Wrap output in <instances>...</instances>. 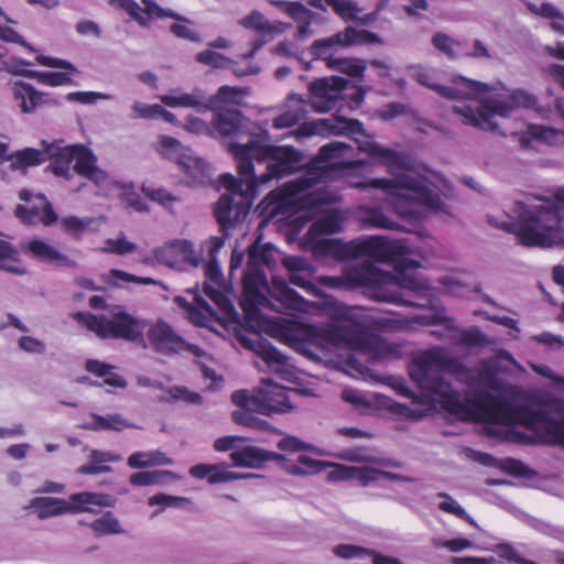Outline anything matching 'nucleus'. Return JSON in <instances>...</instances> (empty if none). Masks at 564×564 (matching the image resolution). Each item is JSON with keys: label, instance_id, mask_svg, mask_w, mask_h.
Here are the masks:
<instances>
[{"label": "nucleus", "instance_id": "1", "mask_svg": "<svg viewBox=\"0 0 564 564\" xmlns=\"http://www.w3.org/2000/svg\"><path fill=\"white\" fill-rule=\"evenodd\" d=\"M326 253L339 259L368 258L359 267L348 269L341 276H321L330 289L357 290L377 302H387L416 308H436L434 288L425 279L415 276L420 263L409 256L411 247L405 239L371 236L341 243L336 239L322 240Z\"/></svg>", "mask_w": 564, "mask_h": 564}, {"label": "nucleus", "instance_id": "2", "mask_svg": "<svg viewBox=\"0 0 564 564\" xmlns=\"http://www.w3.org/2000/svg\"><path fill=\"white\" fill-rule=\"evenodd\" d=\"M506 207L507 215L517 221L497 223L489 217L488 223L514 234L521 245L545 249L564 242V188L553 198L514 200Z\"/></svg>", "mask_w": 564, "mask_h": 564}, {"label": "nucleus", "instance_id": "3", "mask_svg": "<svg viewBox=\"0 0 564 564\" xmlns=\"http://www.w3.org/2000/svg\"><path fill=\"white\" fill-rule=\"evenodd\" d=\"M371 154L381 159L394 175L391 180L376 178L373 185L389 195V204L401 218L417 220L423 207L442 209L444 203L438 193L423 181L408 174L413 169V162L406 153L376 144Z\"/></svg>", "mask_w": 564, "mask_h": 564}, {"label": "nucleus", "instance_id": "4", "mask_svg": "<svg viewBox=\"0 0 564 564\" xmlns=\"http://www.w3.org/2000/svg\"><path fill=\"white\" fill-rule=\"evenodd\" d=\"M237 178L242 182V189L254 183V197L258 187L272 178H283L297 172L304 165L303 153L293 147L262 143L251 138L246 144L232 143Z\"/></svg>", "mask_w": 564, "mask_h": 564}, {"label": "nucleus", "instance_id": "5", "mask_svg": "<svg viewBox=\"0 0 564 564\" xmlns=\"http://www.w3.org/2000/svg\"><path fill=\"white\" fill-rule=\"evenodd\" d=\"M225 193L220 195L214 208V215L223 232L221 236L212 237L208 241L209 258L216 254L224 247L229 231L242 223L254 200V183L242 189V182L230 173H225L218 180Z\"/></svg>", "mask_w": 564, "mask_h": 564}, {"label": "nucleus", "instance_id": "6", "mask_svg": "<svg viewBox=\"0 0 564 564\" xmlns=\"http://www.w3.org/2000/svg\"><path fill=\"white\" fill-rule=\"evenodd\" d=\"M380 43L381 39L378 34L368 30L347 26L344 31L337 32L332 36L314 41L310 52L314 58L326 61L328 68L362 79L366 70V61L361 58H335L333 57V48L335 46L349 47L360 44Z\"/></svg>", "mask_w": 564, "mask_h": 564}, {"label": "nucleus", "instance_id": "7", "mask_svg": "<svg viewBox=\"0 0 564 564\" xmlns=\"http://www.w3.org/2000/svg\"><path fill=\"white\" fill-rule=\"evenodd\" d=\"M443 361L436 350H427L415 358L409 369L410 377L422 389L430 391L440 399L442 406L452 414L466 412V404L458 390L443 375L438 373Z\"/></svg>", "mask_w": 564, "mask_h": 564}, {"label": "nucleus", "instance_id": "8", "mask_svg": "<svg viewBox=\"0 0 564 564\" xmlns=\"http://www.w3.org/2000/svg\"><path fill=\"white\" fill-rule=\"evenodd\" d=\"M111 318H108L105 315L78 312L75 318L99 338L122 339L135 344L143 349L148 348L144 333L150 325L149 321L138 318L118 307L111 311Z\"/></svg>", "mask_w": 564, "mask_h": 564}, {"label": "nucleus", "instance_id": "9", "mask_svg": "<svg viewBox=\"0 0 564 564\" xmlns=\"http://www.w3.org/2000/svg\"><path fill=\"white\" fill-rule=\"evenodd\" d=\"M300 394L302 392L299 389L286 388L271 379H262L251 394L247 390L232 392L231 402L235 405L250 406L259 414L271 416L294 410L291 395Z\"/></svg>", "mask_w": 564, "mask_h": 564}, {"label": "nucleus", "instance_id": "10", "mask_svg": "<svg viewBox=\"0 0 564 564\" xmlns=\"http://www.w3.org/2000/svg\"><path fill=\"white\" fill-rule=\"evenodd\" d=\"M517 417L544 444L564 447V400H553L538 409L522 406L517 411Z\"/></svg>", "mask_w": 564, "mask_h": 564}, {"label": "nucleus", "instance_id": "11", "mask_svg": "<svg viewBox=\"0 0 564 564\" xmlns=\"http://www.w3.org/2000/svg\"><path fill=\"white\" fill-rule=\"evenodd\" d=\"M307 105L318 112H328L337 107L338 100L350 99L354 106H359L365 98L366 89L354 86L351 80L340 76L322 77L308 86Z\"/></svg>", "mask_w": 564, "mask_h": 564}, {"label": "nucleus", "instance_id": "12", "mask_svg": "<svg viewBox=\"0 0 564 564\" xmlns=\"http://www.w3.org/2000/svg\"><path fill=\"white\" fill-rule=\"evenodd\" d=\"M351 147L341 141H332L319 148L318 153L313 158L296 182L300 191H306L323 180L332 178L334 170L333 160L344 158Z\"/></svg>", "mask_w": 564, "mask_h": 564}, {"label": "nucleus", "instance_id": "13", "mask_svg": "<svg viewBox=\"0 0 564 564\" xmlns=\"http://www.w3.org/2000/svg\"><path fill=\"white\" fill-rule=\"evenodd\" d=\"M213 111V138L239 139L256 137L258 127L237 108L209 109Z\"/></svg>", "mask_w": 564, "mask_h": 564}, {"label": "nucleus", "instance_id": "14", "mask_svg": "<svg viewBox=\"0 0 564 564\" xmlns=\"http://www.w3.org/2000/svg\"><path fill=\"white\" fill-rule=\"evenodd\" d=\"M12 101L22 115H34L43 108L59 107L62 101L54 94L41 91L24 80L11 83Z\"/></svg>", "mask_w": 564, "mask_h": 564}, {"label": "nucleus", "instance_id": "15", "mask_svg": "<svg viewBox=\"0 0 564 564\" xmlns=\"http://www.w3.org/2000/svg\"><path fill=\"white\" fill-rule=\"evenodd\" d=\"M145 339L156 352L162 355H174L183 350L193 352L195 356L202 355V349L194 344H186L183 337L177 335L171 325L165 322L151 324L145 329Z\"/></svg>", "mask_w": 564, "mask_h": 564}, {"label": "nucleus", "instance_id": "16", "mask_svg": "<svg viewBox=\"0 0 564 564\" xmlns=\"http://www.w3.org/2000/svg\"><path fill=\"white\" fill-rule=\"evenodd\" d=\"M142 3L145 4L144 11L149 18H171L175 20V22L170 25V32L174 36L194 43L202 42V35L196 30L191 28V25H194V21L191 19L177 13L172 9L160 7L154 0H142Z\"/></svg>", "mask_w": 564, "mask_h": 564}, {"label": "nucleus", "instance_id": "17", "mask_svg": "<svg viewBox=\"0 0 564 564\" xmlns=\"http://www.w3.org/2000/svg\"><path fill=\"white\" fill-rule=\"evenodd\" d=\"M238 340L242 347L259 356L273 371L280 372L282 367L286 365V356L281 354L269 339L262 337L259 333H256L253 337L241 335Z\"/></svg>", "mask_w": 564, "mask_h": 564}, {"label": "nucleus", "instance_id": "18", "mask_svg": "<svg viewBox=\"0 0 564 564\" xmlns=\"http://www.w3.org/2000/svg\"><path fill=\"white\" fill-rule=\"evenodd\" d=\"M229 457L234 466L247 468H261L269 460H275L279 466L284 467L286 462L284 455L253 445H247L241 449L234 451Z\"/></svg>", "mask_w": 564, "mask_h": 564}, {"label": "nucleus", "instance_id": "19", "mask_svg": "<svg viewBox=\"0 0 564 564\" xmlns=\"http://www.w3.org/2000/svg\"><path fill=\"white\" fill-rule=\"evenodd\" d=\"M453 83L454 85L452 86L440 84L437 87H434V91L442 97L454 100L474 99L492 90V87L485 83L468 79L463 76L455 77Z\"/></svg>", "mask_w": 564, "mask_h": 564}, {"label": "nucleus", "instance_id": "20", "mask_svg": "<svg viewBox=\"0 0 564 564\" xmlns=\"http://www.w3.org/2000/svg\"><path fill=\"white\" fill-rule=\"evenodd\" d=\"M70 514L98 513L101 508H111L117 503V498L102 492L82 491L68 497Z\"/></svg>", "mask_w": 564, "mask_h": 564}, {"label": "nucleus", "instance_id": "21", "mask_svg": "<svg viewBox=\"0 0 564 564\" xmlns=\"http://www.w3.org/2000/svg\"><path fill=\"white\" fill-rule=\"evenodd\" d=\"M454 376L458 382L465 383L471 391L497 388V371L491 366H485L481 370H475L457 365L454 369Z\"/></svg>", "mask_w": 564, "mask_h": 564}, {"label": "nucleus", "instance_id": "22", "mask_svg": "<svg viewBox=\"0 0 564 564\" xmlns=\"http://www.w3.org/2000/svg\"><path fill=\"white\" fill-rule=\"evenodd\" d=\"M46 155L50 164L46 167L54 175L70 180V164L74 161L73 145L62 147L57 141L46 144Z\"/></svg>", "mask_w": 564, "mask_h": 564}, {"label": "nucleus", "instance_id": "23", "mask_svg": "<svg viewBox=\"0 0 564 564\" xmlns=\"http://www.w3.org/2000/svg\"><path fill=\"white\" fill-rule=\"evenodd\" d=\"M73 150L74 171L77 174L87 177L96 184L102 183L107 178V174L97 166V158L89 148L83 144H75Z\"/></svg>", "mask_w": 564, "mask_h": 564}, {"label": "nucleus", "instance_id": "24", "mask_svg": "<svg viewBox=\"0 0 564 564\" xmlns=\"http://www.w3.org/2000/svg\"><path fill=\"white\" fill-rule=\"evenodd\" d=\"M161 100L167 107L193 108L199 113H205L212 108L209 95L198 87L194 88L191 93L164 95L161 97Z\"/></svg>", "mask_w": 564, "mask_h": 564}, {"label": "nucleus", "instance_id": "25", "mask_svg": "<svg viewBox=\"0 0 564 564\" xmlns=\"http://www.w3.org/2000/svg\"><path fill=\"white\" fill-rule=\"evenodd\" d=\"M28 250L34 258L45 263L68 269H76L78 267L77 261L41 239H32L28 245Z\"/></svg>", "mask_w": 564, "mask_h": 564}, {"label": "nucleus", "instance_id": "26", "mask_svg": "<svg viewBox=\"0 0 564 564\" xmlns=\"http://www.w3.org/2000/svg\"><path fill=\"white\" fill-rule=\"evenodd\" d=\"M307 99L304 95L292 93L288 96V109L273 119L274 129H285L297 124L307 113Z\"/></svg>", "mask_w": 564, "mask_h": 564}, {"label": "nucleus", "instance_id": "27", "mask_svg": "<svg viewBox=\"0 0 564 564\" xmlns=\"http://www.w3.org/2000/svg\"><path fill=\"white\" fill-rule=\"evenodd\" d=\"M24 509L34 511L40 520L70 513L69 501L56 497H35Z\"/></svg>", "mask_w": 564, "mask_h": 564}, {"label": "nucleus", "instance_id": "28", "mask_svg": "<svg viewBox=\"0 0 564 564\" xmlns=\"http://www.w3.org/2000/svg\"><path fill=\"white\" fill-rule=\"evenodd\" d=\"M91 421L83 423L80 429L87 431H116L120 432L124 429H133L134 424L130 423L119 413L108 414L106 416L97 413L90 414Z\"/></svg>", "mask_w": 564, "mask_h": 564}, {"label": "nucleus", "instance_id": "29", "mask_svg": "<svg viewBox=\"0 0 564 564\" xmlns=\"http://www.w3.org/2000/svg\"><path fill=\"white\" fill-rule=\"evenodd\" d=\"M453 112L463 118L465 124L481 129L484 131L498 130L496 121H489L485 116L484 104L479 108H474L470 105L453 106Z\"/></svg>", "mask_w": 564, "mask_h": 564}, {"label": "nucleus", "instance_id": "30", "mask_svg": "<svg viewBox=\"0 0 564 564\" xmlns=\"http://www.w3.org/2000/svg\"><path fill=\"white\" fill-rule=\"evenodd\" d=\"M250 93L247 87H236L224 85L220 86L215 95H209L212 108L225 109L230 108L229 105L242 106L243 98Z\"/></svg>", "mask_w": 564, "mask_h": 564}, {"label": "nucleus", "instance_id": "31", "mask_svg": "<svg viewBox=\"0 0 564 564\" xmlns=\"http://www.w3.org/2000/svg\"><path fill=\"white\" fill-rule=\"evenodd\" d=\"M563 137L564 134L558 129L531 123L527 127L521 143L528 145L530 142H538L546 145H556L562 142Z\"/></svg>", "mask_w": 564, "mask_h": 564}, {"label": "nucleus", "instance_id": "32", "mask_svg": "<svg viewBox=\"0 0 564 564\" xmlns=\"http://www.w3.org/2000/svg\"><path fill=\"white\" fill-rule=\"evenodd\" d=\"M45 140L42 141L43 149L25 148L14 153V160L11 162L10 167L12 171H21L26 174L29 166H37L47 161Z\"/></svg>", "mask_w": 564, "mask_h": 564}, {"label": "nucleus", "instance_id": "33", "mask_svg": "<svg viewBox=\"0 0 564 564\" xmlns=\"http://www.w3.org/2000/svg\"><path fill=\"white\" fill-rule=\"evenodd\" d=\"M176 162L193 183H202L208 175L209 165L202 158L194 156L191 153H182L177 156Z\"/></svg>", "mask_w": 564, "mask_h": 564}, {"label": "nucleus", "instance_id": "34", "mask_svg": "<svg viewBox=\"0 0 564 564\" xmlns=\"http://www.w3.org/2000/svg\"><path fill=\"white\" fill-rule=\"evenodd\" d=\"M0 270L18 275L26 273L18 249L9 241L2 239H0Z\"/></svg>", "mask_w": 564, "mask_h": 564}, {"label": "nucleus", "instance_id": "35", "mask_svg": "<svg viewBox=\"0 0 564 564\" xmlns=\"http://www.w3.org/2000/svg\"><path fill=\"white\" fill-rule=\"evenodd\" d=\"M85 369L100 378L104 379V383L115 387V388H126L127 381L123 379V377L113 373L112 369L113 366L106 364L104 361L97 360V359H88L85 364Z\"/></svg>", "mask_w": 564, "mask_h": 564}, {"label": "nucleus", "instance_id": "36", "mask_svg": "<svg viewBox=\"0 0 564 564\" xmlns=\"http://www.w3.org/2000/svg\"><path fill=\"white\" fill-rule=\"evenodd\" d=\"M314 335L324 338L329 344H346L351 340L352 328L347 324H330L313 329Z\"/></svg>", "mask_w": 564, "mask_h": 564}, {"label": "nucleus", "instance_id": "37", "mask_svg": "<svg viewBox=\"0 0 564 564\" xmlns=\"http://www.w3.org/2000/svg\"><path fill=\"white\" fill-rule=\"evenodd\" d=\"M172 460L162 452H135L132 453L127 460L130 468H148L159 465L171 464Z\"/></svg>", "mask_w": 564, "mask_h": 564}, {"label": "nucleus", "instance_id": "38", "mask_svg": "<svg viewBox=\"0 0 564 564\" xmlns=\"http://www.w3.org/2000/svg\"><path fill=\"white\" fill-rule=\"evenodd\" d=\"M431 42L433 46L445 54L449 59H457L464 55V44L460 41L452 39L443 32H436Z\"/></svg>", "mask_w": 564, "mask_h": 564}, {"label": "nucleus", "instance_id": "39", "mask_svg": "<svg viewBox=\"0 0 564 564\" xmlns=\"http://www.w3.org/2000/svg\"><path fill=\"white\" fill-rule=\"evenodd\" d=\"M89 528L97 536L124 533L119 519L111 511H107L101 517L95 519L89 523Z\"/></svg>", "mask_w": 564, "mask_h": 564}, {"label": "nucleus", "instance_id": "40", "mask_svg": "<svg viewBox=\"0 0 564 564\" xmlns=\"http://www.w3.org/2000/svg\"><path fill=\"white\" fill-rule=\"evenodd\" d=\"M361 220L376 228L398 231L403 229V226L391 220L379 207H368L362 209Z\"/></svg>", "mask_w": 564, "mask_h": 564}, {"label": "nucleus", "instance_id": "41", "mask_svg": "<svg viewBox=\"0 0 564 564\" xmlns=\"http://www.w3.org/2000/svg\"><path fill=\"white\" fill-rule=\"evenodd\" d=\"M239 409L231 413V420L239 425L258 431H267L270 423L254 415L256 410L250 406L237 405Z\"/></svg>", "mask_w": 564, "mask_h": 564}, {"label": "nucleus", "instance_id": "42", "mask_svg": "<svg viewBox=\"0 0 564 564\" xmlns=\"http://www.w3.org/2000/svg\"><path fill=\"white\" fill-rule=\"evenodd\" d=\"M239 24L248 30H254L259 33L283 31V23L280 22L276 25L271 24L258 10H252L248 15L239 21Z\"/></svg>", "mask_w": 564, "mask_h": 564}, {"label": "nucleus", "instance_id": "43", "mask_svg": "<svg viewBox=\"0 0 564 564\" xmlns=\"http://www.w3.org/2000/svg\"><path fill=\"white\" fill-rule=\"evenodd\" d=\"M167 478H175V474L171 470L138 471L130 476L129 481L132 486L144 487L161 485Z\"/></svg>", "mask_w": 564, "mask_h": 564}, {"label": "nucleus", "instance_id": "44", "mask_svg": "<svg viewBox=\"0 0 564 564\" xmlns=\"http://www.w3.org/2000/svg\"><path fill=\"white\" fill-rule=\"evenodd\" d=\"M318 307L335 321H350L352 317L351 307L333 297H323L318 303Z\"/></svg>", "mask_w": 564, "mask_h": 564}, {"label": "nucleus", "instance_id": "45", "mask_svg": "<svg viewBox=\"0 0 564 564\" xmlns=\"http://www.w3.org/2000/svg\"><path fill=\"white\" fill-rule=\"evenodd\" d=\"M510 100L513 107H524L536 109L541 118L550 119L552 109L550 107H538V99L534 95H531L524 90L518 89L510 95Z\"/></svg>", "mask_w": 564, "mask_h": 564}, {"label": "nucleus", "instance_id": "46", "mask_svg": "<svg viewBox=\"0 0 564 564\" xmlns=\"http://www.w3.org/2000/svg\"><path fill=\"white\" fill-rule=\"evenodd\" d=\"M164 251L175 256H181L184 261L194 267H197L200 262V258L196 254L194 245L189 240H174L169 243Z\"/></svg>", "mask_w": 564, "mask_h": 564}, {"label": "nucleus", "instance_id": "47", "mask_svg": "<svg viewBox=\"0 0 564 564\" xmlns=\"http://www.w3.org/2000/svg\"><path fill=\"white\" fill-rule=\"evenodd\" d=\"M276 300L286 308L297 312L307 311V301L302 295H300L295 290L291 289L288 285H283L280 289Z\"/></svg>", "mask_w": 564, "mask_h": 564}, {"label": "nucleus", "instance_id": "48", "mask_svg": "<svg viewBox=\"0 0 564 564\" xmlns=\"http://www.w3.org/2000/svg\"><path fill=\"white\" fill-rule=\"evenodd\" d=\"M72 73H63V72H40L34 70L31 73L32 79H36L39 84L57 87L63 85H76V83L70 77Z\"/></svg>", "mask_w": 564, "mask_h": 564}, {"label": "nucleus", "instance_id": "49", "mask_svg": "<svg viewBox=\"0 0 564 564\" xmlns=\"http://www.w3.org/2000/svg\"><path fill=\"white\" fill-rule=\"evenodd\" d=\"M195 61L199 64H204L216 69L228 68L230 65L235 64L231 58L213 50H204L198 52L195 55Z\"/></svg>", "mask_w": 564, "mask_h": 564}, {"label": "nucleus", "instance_id": "50", "mask_svg": "<svg viewBox=\"0 0 564 564\" xmlns=\"http://www.w3.org/2000/svg\"><path fill=\"white\" fill-rule=\"evenodd\" d=\"M485 116L489 121H494L495 116L508 118L514 110L512 101L501 99H489L484 102Z\"/></svg>", "mask_w": 564, "mask_h": 564}, {"label": "nucleus", "instance_id": "51", "mask_svg": "<svg viewBox=\"0 0 564 564\" xmlns=\"http://www.w3.org/2000/svg\"><path fill=\"white\" fill-rule=\"evenodd\" d=\"M118 280H120L122 282H133V283H139V284H156V285H161L164 288L163 282H161V281H155L151 278L137 276L134 274L124 272L119 269H111L109 271V278H108L107 282L110 285L119 288L121 285L118 282Z\"/></svg>", "mask_w": 564, "mask_h": 564}, {"label": "nucleus", "instance_id": "52", "mask_svg": "<svg viewBox=\"0 0 564 564\" xmlns=\"http://www.w3.org/2000/svg\"><path fill=\"white\" fill-rule=\"evenodd\" d=\"M326 3L332 7L334 12L344 21H354V19H358V13L361 12V8L352 1L326 0Z\"/></svg>", "mask_w": 564, "mask_h": 564}, {"label": "nucleus", "instance_id": "53", "mask_svg": "<svg viewBox=\"0 0 564 564\" xmlns=\"http://www.w3.org/2000/svg\"><path fill=\"white\" fill-rule=\"evenodd\" d=\"M91 223L93 218L90 217L79 218L77 216H67L61 219V225L64 230L76 239L82 237Z\"/></svg>", "mask_w": 564, "mask_h": 564}, {"label": "nucleus", "instance_id": "54", "mask_svg": "<svg viewBox=\"0 0 564 564\" xmlns=\"http://www.w3.org/2000/svg\"><path fill=\"white\" fill-rule=\"evenodd\" d=\"M141 192L150 200L155 202V203L162 205L163 207H170L177 200V198L173 194H171L163 187H153V186L143 184L141 186Z\"/></svg>", "mask_w": 564, "mask_h": 564}, {"label": "nucleus", "instance_id": "55", "mask_svg": "<svg viewBox=\"0 0 564 564\" xmlns=\"http://www.w3.org/2000/svg\"><path fill=\"white\" fill-rule=\"evenodd\" d=\"M313 227L322 234H337L343 231V217L338 213H332L318 221Z\"/></svg>", "mask_w": 564, "mask_h": 564}, {"label": "nucleus", "instance_id": "56", "mask_svg": "<svg viewBox=\"0 0 564 564\" xmlns=\"http://www.w3.org/2000/svg\"><path fill=\"white\" fill-rule=\"evenodd\" d=\"M117 7L124 10L141 28H148L150 25L149 15L144 17L145 8L142 9L134 0H119Z\"/></svg>", "mask_w": 564, "mask_h": 564}, {"label": "nucleus", "instance_id": "57", "mask_svg": "<svg viewBox=\"0 0 564 564\" xmlns=\"http://www.w3.org/2000/svg\"><path fill=\"white\" fill-rule=\"evenodd\" d=\"M297 462L299 465L292 464L289 462V459H286V462L284 463V467L282 468L292 475H302L307 474L313 469H316L317 466L322 464L321 462L311 458L306 455H300Z\"/></svg>", "mask_w": 564, "mask_h": 564}, {"label": "nucleus", "instance_id": "58", "mask_svg": "<svg viewBox=\"0 0 564 564\" xmlns=\"http://www.w3.org/2000/svg\"><path fill=\"white\" fill-rule=\"evenodd\" d=\"M312 269L310 271L293 272L289 280L292 284L303 289L308 294L321 296V290L311 281Z\"/></svg>", "mask_w": 564, "mask_h": 564}, {"label": "nucleus", "instance_id": "59", "mask_svg": "<svg viewBox=\"0 0 564 564\" xmlns=\"http://www.w3.org/2000/svg\"><path fill=\"white\" fill-rule=\"evenodd\" d=\"M530 527L535 531L553 538L564 544V528L554 525L540 519L533 518L530 521Z\"/></svg>", "mask_w": 564, "mask_h": 564}, {"label": "nucleus", "instance_id": "60", "mask_svg": "<svg viewBox=\"0 0 564 564\" xmlns=\"http://www.w3.org/2000/svg\"><path fill=\"white\" fill-rule=\"evenodd\" d=\"M334 554L340 558L351 560L368 556L371 550L352 544H339L334 547Z\"/></svg>", "mask_w": 564, "mask_h": 564}, {"label": "nucleus", "instance_id": "61", "mask_svg": "<svg viewBox=\"0 0 564 564\" xmlns=\"http://www.w3.org/2000/svg\"><path fill=\"white\" fill-rule=\"evenodd\" d=\"M215 469L212 470L210 476L208 477V482L210 485L229 482L238 480V477L235 471L228 470V465L226 463L213 464Z\"/></svg>", "mask_w": 564, "mask_h": 564}, {"label": "nucleus", "instance_id": "62", "mask_svg": "<svg viewBox=\"0 0 564 564\" xmlns=\"http://www.w3.org/2000/svg\"><path fill=\"white\" fill-rule=\"evenodd\" d=\"M411 77L420 85L434 90L440 84L434 82V75L422 65H411L408 67Z\"/></svg>", "mask_w": 564, "mask_h": 564}, {"label": "nucleus", "instance_id": "63", "mask_svg": "<svg viewBox=\"0 0 564 564\" xmlns=\"http://www.w3.org/2000/svg\"><path fill=\"white\" fill-rule=\"evenodd\" d=\"M186 131L199 135H208L213 138V121L206 122L205 120L188 116L186 119V123L184 124Z\"/></svg>", "mask_w": 564, "mask_h": 564}, {"label": "nucleus", "instance_id": "64", "mask_svg": "<svg viewBox=\"0 0 564 564\" xmlns=\"http://www.w3.org/2000/svg\"><path fill=\"white\" fill-rule=\"evenodd\" d=\"M354 478L360 482L364 487L369 486L372 482L380 481V469L364 466V467H355L354 466Z\"/></svg>", "mask_w": 564, "mask_h": 564}]
</instances>
